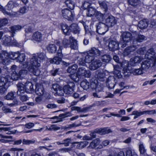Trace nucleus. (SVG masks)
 I'll return each instance as SVG.
<instances>
[{"label":"nucleus","mask_w":156,"mask_h":156,"mask_svg":"<svg viewBox=\"0 0 156 156\" xmlns=\"http://www.w3.org/2000/svg\"><path fill=\"white\" fill-rule=\"evenodd\" d=\"M24 67L27 68L29 72L36 76L39 75L41 73L39 67L40 66V61L36 55H33L29 59L23 63Z\"/></svg>","instance_id":"1"},{"label":"nucleus","mask_w":156,"mask_h":156,"mask_svg":"<svg viewBox=\"0 0 156 156\" xmlns=\"http://www.w3.org/2000/svg\"><path fill=\"white\" fill-rule=\"evenodd\" d=\"M0 10L2 11L4 14H6L10 16H17L20 14H23L26 12L27 8L25 7H23L21 8L17 12H8L0 5Z\"/></svg>","instance_id":"2"},{"label":"nucleus","mask_w":156,"mask_h":156,"mask_svg":"<svg viewBox=\"0 0 156 156\" xmlns=\"http://www.w3.org/2000/svg\"><path fill=\"white\" fill-rule=\"evenodd\" d=\"M131 37L132 34L129 32H125L122 34L119 44L122 48L126 46L127 43L130 41Z\"/></svg>","instance_id":"3"},{"label":"nucleus","mask_w":156,"mask_h":156,"mask_svg":"<svg viewBox=\"0 0 156 156\" xmlns=\"http://www.w3.org/2000/svg\"><path fill=\"white\" fill-rule=\"evenodd\" d=\"M145 57L152 60L153 62V65L156 63V52L153 48H151L148 50L145 54Z\"/></svg>","instance_id":"4"},{"label":"nucleus","mask_w":156,"mask_h":156,"mask_svg":"<svg viewBox=\"0 0 156 156\" xmlns=\"http://www.w3.org/2000/svg\"><path fill=\"white\" fill-rule=\"evenodd\" d=\"M77 75L80 78L84 77H89L91 76L90 71L87 70L84 67L79 68L77 71Z\"/></svg>","instance_id":"5"},{"label":"nucleus","mask_w":156,"mask_h":156,"mask_svg":"<svg viewBox=\"0 0 156 156\" xmlns=\"http://www.w3.org/2000/svg\"><path fill=\"white\" fill-rule=\"evenodd\" d=\"M96 32L100 34H104L108 29V26L105 24L99 23L96 25Z\"/></svg>","instance_id":"6"},{"label":"nucleus","mask_w":156,"mask_h":156,"mask_svg":"<svg viewBox=\"0 0 156 156\" xmlns=\"http://www.w3.org/2000/svg\"><path fill=\"white\" fill-rule=\"evenodd\" d=\"M62 14L63 17L68 20H71L73 19L74 16L73 13L71 11L67 9L62 10Z\"/></svg>","instance_id":"7"},{"label":"nucleus","mask_w":156,"mask_h":156,"mask_svg":"<svg viewBox=\"0 0 156 156\" xmlns=\"http://www.w3.org/2000/svg\"><path fill=\"white\" fill-rule=\"evenodd\" d=\"M0 56L3 64L7 65L10 63V59L9 53L3 52L1 53Z\"/></svg>","instance_id":"8"},{"label":"nucleus","mask_w":156,"mask_h":156,"mask_svg":"<svg viewBox=\"0 0 156 156\" xmlns=\"http://www.w3.org/2000/svg\"><path fill=\"white\" fill-rule=\"evenodd\" d=\"M144 59L141 56H135L130 59L129 64L132 66H135L140 64Z\"/></svg>","instance_id":"9"},{"label":"nucleus","mask_w":156,"mask_h":156,"mask_svg":"<svg viewBox=\"0 0 156 156\" xmlns=\"http://www.w3.org/2000/svg\"><path fill=\"white\" fill-rule=\"evenodd\" d=\"M74 86V83H71L65 85L63 87L64 93L68 95L72 94L73 91Z\"/></svg>","instance_id":"10"},{"label":"nucleus","mask_w":156,"mask_h":156,"mask_svg":"<svg viewBox=\"0 0 156 156\" xmlns=\"http://www.w3.org/2000/svg\"><path fill=\"white\" fill-rule=\"evenodd\" d=\"M52 88L56 91L55 94L59 96H63L64 94V90L58 84H54L52 85Z\"/></svg>","instance_id":"11"},{"label":"nucleus","mask_w":156,"mask_h":156,"mask_svg":"<svg viewBox=\"0 0 156 156\" xmlns=\"http://www.w3.org/2000/svg\"><path fill=\"white\" fill-rule=\"evenodd\" d=\"M116 23V20L115 18L112 16H110L105 20V24L108 27L114 25Z\"/></svg>","instance_id":"12"},{"label":"nucleus","mask_w":156,"mask_h":156,"mask_svg":"<svg viewBox=\"0 0 156 156\" xmlns=\"http://www.w3.org/2000/svg\"><path fill=\"white\" fill-rule=\"evenodd\" d=\"M102 65V63L99 60L93 61L89 66L90 69L95 70L100 67Z\"/></svg>","instance_id":"13"},{"label":"nucleus","mask_w":156,"mask_h":156,"mask_svg":"<svg viewBox=\"0 0 156 156\" xmlns=\"http://www.w3.org/2000/svg\"><path fill=\"white\" fill-rule=\"evenodd\" d=\"M16 86L18 88V90L17 91L18 95H22L25 93L26 90L23 84L21 83H19L16 84Z\"/></svg>","instance_id":"14"},{"label":"nucleus","mask_w":156,"mask_h":156,"mask_svg":"<svg viewBox=\"0 0 156 156\" xmlns=\"http://www.w3.org/2000/svg\"><path fill=\"white\" fill-rule=\"evenodd\" d=\"M108 47L110 51H114L119 48V43L117 41L112 40L108 44Z\"/></svg>","instance_id":"15"},{"label":"nucleus","mask_w":156,"mask_h":156,"mask_svg":"<svg viewBox=\"0 0 156 156\" xmlns=\"http://www.w3.org/2000/svg\"><path fill=\"white\" fill-rule=\"evenodd\" d=\"M100 141L99 138H97L93 140L90 144L89 147L92 148H94L95 147L98 146L97 148H101L103 147L102 145L99 144L100 143Z\"/></svg>","instance_id":"16"},{"label":"nucleus","mask_w":156,"mask_h":156,"mask_svg":"<svg viewBox=\"0 0 156 156\" xmlns=\"http://www.w3.org/2000/svg\"><path fill=\"white\" fill-rule=\"evenodd\" d=\"M113 73L115 76L118 78H120L122 76L121 73V66L118 65H114Z\"/></svg>","instance_id":"17"},{"label":"nucleus","mask_w":156,"mask_h":156,"mask_svg":"<svg viewBox=\"0 0 156 156\" xmlns=\"http://www.w3.org/2000/svg\"><path fill=\"white\" fill-rule=\"evenodd\" d=\"M115 83L114 77L111 76L108 77V78L106 84L109 88L112 89L114 87Z\"/></svg>","instance_id":"18"},{"label":"nucleus","mask_w":156,"mask_h":156,"mask_svg":"<svg viewBox=\"0 0 156 156\" xmlns=\"http://www.w3.org/2000/svg\"><path fill=\"white\" fill-rule=\"evenodd\" d=\"M32 38L34 40L39 42L42 40V35L39 32H36L33 34Z\"/></svg>","instance_id":"19"},{"label":"nucleus","mask_w":156,"mask_h":156,"mask_svg":"<svg viewBox=\"0 0 156 156\" xmlns=\"http://www.w3.org/2000/svg\"><path fill=\"white\" fill-rule=\"evenodd\" d=\"M151 66V62L146 60L142 62L141 64V68L143 71H147Z\"/></svg>","instance_id":"20"},{"label":"nucleus","mask_w":156,"mask_h":156,"mask_svg":"<svg viewBox=\"0 0 156 156\" xmlns=\"http://www.w3.org/2000/svg\"><path fill=\"white\" fill-rule=\"evenodd\" d=\"M136 49L135 46L133 45L128 47L126 48L123 52V54L124 56H127L129 55L131 52H133Z\"/></svg>","instance_id":"21"},{"label":"nucleus","mask_w":156,"mask_h":156,"mask_svg":"<svg viewBox=\"0 0 156 156\" xmlns=\"http://www.w3.org/2000/svg\"><path fill=\"white\" fill-rule=\"evenodd\" d=\"M90 109V108L89 107H86L81 108L79 107L73 106L71 108V110H76L78 112H86L88 111Z\"/></svg>","instance_id":"22"},{"label":"nucleus","mask_w":156,"mask_h":156,"mask_svg":"<svg viewBox=\"0 0 156 156\" xmlns=\"http://www.w3.org/2000/svg\"><path fill=\"white\" fill-rule=\"evenodd\" d=\"M35 92L36 94L39 96H42L44 93L43 86L41 85H36Z\"/></svg>","instance_id":"23"},{"label":"nucleus","mask_w":156,"mask_h":156,"mask_svg":"<svg viewBox=\"0 0 156 156\" xmlns=\"http://www.w3.org/2000/svg\"><path fill=\"white\" fill-rule=\"evenodd\" d=\"M89 54H91V55H93L96 56H99L101 55V53L102 52L99 51L98 49L93 48H91L88 51Z\"/></svg>","instance_id":"24"},{"label":"nucleus","mask_w":156,"mask_h":156,"mask_svg":"<svg viewBox=\"0 0 156 156\" xmlns=\"http://www.w3.org/2000/svg\"><path fill=\"white\" fill-rule=\"evenodd\" d=\"M95 132L101 134L108 133L111 132L110 129H107L106 128H103L96 129H95Z\"/></svg>","instance_id":"25"},{"label":"nucleus","mask_w":156,"mask_h":156,"mask_svg":"<svg viewBox=\"0 0 156 156\" xmlns=\"http://www.w3.org/2000/svg\"><path fill=\"white\" fill-rule=\"evenodd\" d=\"M70 41H71L70 42V47L72 49L76 50L78 48L77 41L75 39H74L73 37L72 36L70 37Z\"/></svg>","instance_id":"26"},{"label":"nucleus","mask_w":156,"mask_h":156,"mask_svg":"<svg viewBox=\"0 0 156 156\" xmlns=\"http://www.w3.org/2000/svg\"><path fill=\"white\" fill-rule=\"evenodd\" d=\"M70 31H72L75 34L79 33L80 30L77 25L76 23H73L70 26Z\"/></svg>","instance_id":"27"},{"label":"nucleus","mask_w":156,"mask_h":156,"mask_svg":"<svg viewBox=\"0 0 156 156\" xmlns=\"http://www.w3.org/2000/svg\"><path fill=\"white\" fill-rule=\"evenodd\" d=\"M148 25V23L146 20H143L140 21L138 24V27L140 29L146 28Z\"/></svg>","instance_id":"28"},{"label":"nucleus","mask_w":156,"mask_h":156,"mask_svg":"<svg viewBox=\"0 0 156 156\" xmlns=\"http://www.w3.org/2000/svg\"><path fill=\"white\" fill-rule=\"evenodd\" d=\"M11 41L12 38L10 36H5L3 38V43L5 45L11 46Z\"/></svg>","instance_id":"29"},{"label":"nucleus","mask_w":156,"mask_h":156,"mask_svg":"<svg viewBox=\"0 0 156 156\" xmlns=\"http://www.w3.org/2000/svg\"><path fill=\"white\" fill-rule=\"evenodd\" d=\"M22 28V27L20 25H15L10 27V32L12 34V37H13L14 34L15 33L17 30H20Z\"/></svg>","instance_id":"30"},{"label":"nucleus","mask_w":156,"mask_h":156,"mask_svg":"<svg viewBox=\"0 0 156 156\" xmlns=\"http://www.w3.org/2000/svg\"><path fill=\"white\" fill-rule=\"evenodd\" d=\"M62 57L59 56L55 57L53 58L50 60V62L51 63H54L57 65L60 64L61 62Z\"/></svg>","instance_id":"31"},{"label":"nucleus","mask_w":156,"mask_h":156,"mask_svg":"<svg viewBox=\"0 0 156 156\" xmlns=\"http://www.w3.org/2000/svg\"><path fill=\"white\" fill-rule=\"evenodd\" d=\"M86 15L87 16L91 17L95 14L96 12V9L92 7H90L88 9Z\"/></svg>","instance_id":"32"},{"label":"nucleus","mask_w":156,"mask_h":156,"mask_svg":"<svg viewBox=\"0 0 156 156\" xmlns=\"http://www.w3.org/2000/svg\"><path fill=\"white\" fill-rule=\"evenodd\" d=\"M129 4L134 7L140 5L141 3L140 0H127Z\"/></svg>","instance_id":"33"},{"label":"nucleus","mask_w":156,"mask_h":156,"mask_svg":"<svg viewBox=\"0 0 156 156\" xmlns=\"http://www.w3.org/2000/svg\"><path fill=\"white\" fill-rule=\"evenodd\" d=\"M100 7L101 9L105 12H107L108 9V5L106 2L104 1H98Z\"/></svg>","instance_id":"34"},{"label":"nucleus","mask_w":156,"mask_h":156,"mask_svg":"<svg viewBox=\"0 0 156 156\" xmlns=\"http://www.w3.org/2000/svg\"><path fill=\"white\" fill-rule=\"evenodd\" d=\"M48 51L51 53H54L56 50V48L54 44H50L47 47Z\"/></svg>","instance_id":"35"},{"label":"nucleus","mask_w":156,"mask_h":156,"mask_svg":"<svg viewBox=\"0 0 156 156\" xmlns=\"http://www.w3.org/2000/svg\"><path fill=\"white\" fill-rule=\"evenodd\" d=\"M24 85L25 88L27 91H31L34 90L33 85L32 83L30 82H26Z\"/></svg>","instance_id":"36"},{"label":"nucleus","mask_w":156,"mask_h":156,"mask_svg":"<svg viewBox=\"0 0 156 156\" xmlns=\"http://www.w3.org/2000/svg\"><path fill=\"white\" fill-rule=\"evenodd\" d=\"M80 86L84 90H87L89 88L90 83L86 80H84L81 83Z\"/></svg>","instance_id":"37"},{"label":"nucleus","mask_w":156,"mask_h":156,"mask_svg":"<svg viewBox=\"0 0 156 156\" xmlns=\"http://www.w3.org/2000/svg\"><path fill=\"white\" fill-rule=\"evenodd\" d=\"M25 55L24 53H19L18 56L16 61L20 63H22L25 60Z\"/></svg>","instance_id":"38"},{"label":"nucleus","mask_w":156,"mask_h":156,"mask_svg":"<svg viewBox=\"0 0 156 156\" xmlns=\"http://www.w3.org/2000/svg\"><path fill=\"white\" fill-rule=\"evenodd\" d=\"M8 76L6 77H2L0 79V87H3L5 86L8 82Z\"/></svg>","instance_id":"39"},{"label":"nucleus","mask_w":156,"mask_h":156,"mask_svg":"<svg viewBox=\"0 0 156 156\" xmlns=\"http://www.w3.org/2000/svg\"><path fill=\"white\" fill-rule=\"evenodd\" d=\"M65 3L67 6L71 9H73L75 6L74 3L71 0H67L66 1Z\"/></svg>","instance_id":"40"},{"label":"nucleus","mask_w":156,"mask_h":156,"mask_svg":"<svg viewBox=\"0 0 156 156\" xmlns=\"http://www.w3.org/2000/svg\"><path fill=\"white\" fill-rule=\"evenodd\" d=\"M77 66L76 65L74 64L68 67L67 69V71L68 73L71 74L73 73L77 69Z\"/></svg>","instance_id":"41"},{"label":"nucleus","mask_w":156,"mask_h":156,"mask_svg":"<svg viewBox=\"0 0 156 156\" xmlns=\"http://www.w3.org/2000/svg\"><path fill=\"white\" fill-rule=\"evenodd\" d=\"M85 60L86 63H90L94 60V57L93 55L88 54L84 58Z\"/></svg>","instance_id":"42"},{"label":"nucleus","mask_w":156,"mask_h":156,"mask_svg":"<svg viewBox=\"0 0 156 156\" xmlns=\"http://www.w3.org/2000/svg\"><path fill=\"white\" fill-rule=\"evenodd\" d=\"M111 59L110 56L108 55H105L101 56V60L103 62H108Z\"/></svg>","instance_id":"43"},{"label":"nucleus","mask_w":156,"mask_h":156,"mask_svg":"<svg viewBox=\"0 0 156 156\" xmlns=\"http://www.w3.org/2000/svg\"><path fill=\"white\" fill-rule=\"evenodd\" d=\"M97 77L100 81H104L105 80V74L104 73L101 72H99L97 74Z\"/></svg>","instance_id":"44"},{"label":"nucleus","mask_w":156,"mask_h":156,"mask_svg":"<svg viewBox=\"0 0 156 156\" xmlns=\"http://www.w3.org/2000/svg\"><path fill=\"white\" fill-rule=\"evenodd\" d=\"M70 40V37L69 39H67L66 38H64L63 39L62 44L64 47L66 48L68 47L71 42Z\"/></svg>","instance_id":"45"},{"label":"nucleus","mask_w":156,"mask_h":156,"mask_svg":"<svg viewBox=\"0 0 156 156\" xmlns=\"http://www.w3.org/2000/svg\"><path fill=\"white\" fill-rule=\"evenodd\" d=\"M97 80H95V78H92L90 84V87L92 89L95 90L98 84H97Z\"/></svg>","instance_id":"46"},{"label":"nucleus","mask_w":156,"mask_h":156,"mask_svg":"<svg viewBox=\"0 0 156 156\" xmlns=\"http://www.w3.org/2000/svg\"><path fill=\"white\" fill-rule=\"evenodd\" d=\"M10 59H12L13 60H16L19 52H11L9 53Z\"/></svg>","instance_id":"47"},{"label":"nucleus","mask_w":156,"mask_h":156,"mask_svg":"<svg viewBox=\"0 0 156 156\" xmlns=\"http://www.w3.org/2000/svg\"><path fill=\"white\" fill-rule=\"evenodd\" d=\"M95 17L99 20H102L104 18V15L100 12L97 11L95 12Z\"/></svg>","instance_id":"48"},{"label":"nucleus","mask_w":156,"mask_h":156,"mask_svg":"<svg viewBox=\"0 0 156 156\" xmlns=\"http://www.w3.org/2000/svg\"><path fill=\"white\" fill-rule=\"evenodd\" d=\"M139 150L141 154H144L146 152L144 145L142 143H140L139 145Z\"/></svg>","instance_id":"49"},{"label":"nucleus","mask_w":156,"mask_h":156,"mask_svg":"<svg viewBox=\"0 0 156 156\" xmlns=\"http://www.w3.org/2000/svg\"><path fill=\"white\" fill-rule=\"evenodd\" d=\"M143 70L140 67L139 69H135L133 70L132 72L134 75H140L143 74Z\"/></svg>","instance_id":"50"},{"label":"nucleus","mask_w":156,"mask_h":156,"mask_svg":"<svg viewBox=\"0 0 156 156\" xmlns=\"http://www.w3.org/2000/svg\"><path fill=\"white\" fill-rule=\"evenodd\" d=\"M145 38V37L143 35L138 34L135 40L137 42H141L144 40Z\"/></svg>","instance_id":"51"},{"label":"nucleus","mask_w":156,"mask_h":156,"mask_svg":"<svg viewBox=\"0 0 156 156\" xmlns=\"http://www.w3.org/2000/svg\"><path fill=\"white\" fill-rule=\"evenodd\" d=\"M20 75L15 71H14L11 75V78L14 80H17L20 78Z\"/></svg>","instance_id":"52"},{"label":"nucleus","mask_w":156,"mask_h":156,"mask_svg":"<svg viewBox=\"0 0 156 156\" xmlns=\"http://www.w3.org/2000/svg\"><path fill=\"white\" fill-rule=\"evenodd\" d=\"M25 31L26 33H28L32 32L33 28L29 25H26L24 26Z\"/></svg>","instance_id":"53"},{"label":"nucleus","mask_w":156,"mask_h":156,"mask_svg":"<svg viewBox=\"0 0 156 156\" xmlns=\"http://www.w3.org/2000/svg\"><path fill=\"white\" fill-rule=\"evenodd\" d=\"M70 78L74 81L77 82L79 80L80 77H78L77 75V73L76 74L72 73L70 75Z\"/></svg>","instance_id":"54"},{"label":"nucleus","mask_w":156,"mask_h":156,"mask_svg":"<svg viewBox=\"0 0 156 156\" xmlns=\"http://www.w3.org/2000/svg\"><path fill=\"white\" fill-rule=\"evenodd\" d=\"M146 51V48L143 47L140 48L137 50V53L138 54L141 55H143Z\"/></svg>","instance_id":"55"},{"label":"nucleus","mask_w":156,"mask_h":156,"mask_svg":"<svg viewBox=\"0 0 156 156\" xmlns=\"http://www.w3.org/2000/svg\"><path fill=\"white\" fill-rule=\"evenodd\" d=\"M14 94L13 92H9L5 96V98L7 100H12L14 97Z\"/></svg>","instance_id":"56"},{"label":"nucleus","mask_w":156,"mask_h":156,"mask_svg":"<svg viewBox=\"0 0 156 156\" xmlns=\"http://www.w3.org/2000/svg\"><path fill=\"white\" fill-rule=\"evenodd\" d=\"M123 73L124 74V76H128L129 74V73H130V71L128 66H126L124 67L123 69Z\"/></svg>","instance_id":"57"},{"label":"nucleus","mask_w":156,"mask_h":156,"mask_svg":"<svg viewBox=\"0 0 156 156\" xmlns=\"http://www.w3.org/2000/svg\"><path fill=\"white\" fill-rule=\"evenodd\" d=\"M8 23V20L6 18H4L0 20V28L3 26H5Z\"/></svg>","instance_id":"58"},{"label":"nucleus","mask_w":156,"mask_h":156,"mask_svg":"<svg viewBox=\"0 0 156 156\" xmlns=\"http://www.w3.org/2000/svg\"><path fill=\"white\" fill-rule=\"evenodd\" d=\"M57 43L58 45H59V49L57 52V55H58V56L62 58L63 55L62 53V46L60 45V43L59 42H57Z\"/></svg>","instance_id":"59"},{"label":"nucleus","mask_w":156,"mask_h":156,"mask_svg":"<svg viewBox=\"0 0 156 156\" xmlns=\"http://www.w3.org/2000/svg\"><path fill=\"white\" fill-rule=\"evenodd\" d=\"M28 73V71L26 69H21L20 71L19 74L20 77L24 76L26 75Z\"/></svg>","instance_id":"60"},{"label":"nucleus","mask_w":156,"mask_h":156,"mask_svg":"<svg viewBox=\"0 0 156 156\" xmlns=\"http://www.w3.org/2000/svg\"><path fill=\"white\" fill-rule=\"evenodd\" d=\"M13 3V1H10L9 2L6 7L8 10H10L14 8Z\"/></svg>","instance_id":"61"},{"label":"nucleus","mask_w":156,"mask_h":156,"mask_svg":"<svg viewBox=\"0 0 156 156\" xmlns=\"http://www.w3.org/2000/svg\"><path fill=\"white\" fill-rule=\"evenodd\" d=\"M35 142V140H27L23 139V144H34Z\"/></svg>","instance_id":"62"},{"label":"nucleus","mask_w":156,"mask_h":156,"mask_svg":"<svg viewBox=\"0 0 156 156\" xmlns=\"http://www.w3.org/2000/svg\"><path fill=\"white\" fill-rule=\"evenodd\" d=\"M86 62L84 58H81L78 60L77 63L80 65H84Z\"/></svg>","instance_id":"63"},{"label":"nucleus","mask_w":156,"mask_h":156,"mask_svg":"<svg viewBox=\"0 0 156 156\" xmlns=\"http://www.w3.org/2000/svg\"><path fill=\"white\" fill-rule=\"evenodd\" d=\"M126 156H138L136 154L134 153H133L130 150L126 151Z\"/></svg>","instance_id":"64"}]
</instances>
